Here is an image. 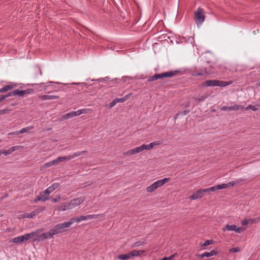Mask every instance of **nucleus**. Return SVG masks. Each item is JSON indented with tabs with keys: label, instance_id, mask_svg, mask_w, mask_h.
I'll return each instance as SVG.
<instances>
[{
	"label": "nucleus",
	"instance_id": "1",
	"mask_svg": "<svg viewBox=\"0 0 260 260\" xmlns=\"http://www.w3.org/2000/svg\"><path fill=\"white\" fill-rule=\"evenodd\" d=\"M161 144V142L159 141H154L148 145L143 144L140 146L137 147L134 149L129 150L126 152H124L123 154L125 156H131L135 154L138 153L143 151V150H150L154 146L159 145Z\"/></svg>",
	"mask_w": 260,
	"mask_h": 260
},
{
	"label": "nucleus",
	"instance_id": "2",
	"mask_svg": "<svg viewBox=\"0 0 260 260\" xmlns=\"http://www.w3.org/2000/svg\"><path fill=\"white\" fill-rule=\"evenodd\" d=\"M179 73H180L179 71L175 70L171 71L161 74H156L153 76L150 77L148 79L147 81L148 82H151L157 79H162L164 78H172L177 75Z\"/></svg>",
	"mask_w": 260,
	"mask_h": 260
},
{
	"label": "nucleus",
	"instance_id": "3",
	"mask_svg": "<svg viewBox=\"0 0 260 260\" xmlns=\"http://www.w3.org/2000/svg\"><path fill=\"white\" fill-rule=\"evenodd\" d=\"M233 83V81H223L217 80H208L205 81L203 85L207 87H213V86H219V87H225L231 85Z\"/></svg>",
	"mask_w": 260,
	"mask_h": 260
},
{
	"label": "nucleus",
	"instance_id": "4",
	"mask_svg": "<svg viewBox=\"0 0 260 260\" xmlns=\"http://www.w3.org/2000/svg\"><path fill=\"white\" fill-rule=\"evenodd\" d=\"M170 180V178H164L162 179L154 182L152 184L146 188L147 192L150 193L154 191L158 188L162 186L165 183H168Z\"/></svg>",
	"mask_w": 260,
	"mask_h": 260
},
{
	"label": "nucleus",
	"instance_id": "5",
	"mask_svg": "<svg viewBox=\"0 0 260 260\" xmlns=\"http://www.w3.org/2000/svg\"><path fill=\"white\" fill-rule=\"evenodd\" d=\"M205 15L203 9L199 7L194 12V20L197 25H201L205 21Z\"/></svg>",
	"mask_w": 260,
	"mask_h": 260
},
{
	"label": "nucleus",
	"instance_id": "6",
	"mask_svg": "<svg viewBox=\"0 0 260 260\" xmlns=\"http://www.w3.org/2000/svg\"><path fill=\"white\" fill-rule=\"evenodd\" d=\"M87 152L86 150H84L82 151L77 152L74 153L73 154L66 156H59L56 159H54V161L56 165H57L59 162L63 161L71 160L76 157H78L82 155V154L85 153Z\"/></svg>",
	"mask_w": 260,
	"mask_h": 260
},
{
	"label": "nucleus",
	"instance_id": "7",
	"mask_svg": "<svg viewBox=\"0 0 260 260\" xmlns=\"http://www.w3.org/2000/svg\"><path fill=\"white\" fill-rule=\"evenodd\" d=\"M144 252V250H134L126 254H120L118 255L117 258L121 260H127L132 258L134 256H139Z\"/></svg>",
	"mask_w": 260,
	"mask_h": 260
},
{
	"label": "nucleus",
	"instance_id": "8",
	"mask_svg": "<svg viewBox=\"0 0 260 260\" xmlns=\"http://www.w3.org/2000/svg\"><path fill=\"white\" fill-rule=\"evenodd\" d=\"M34 232L29 234H26L22 236H18L17 237L12 238L10 240V243L19 244L24 241H27L34 236Z\"/></svg>",
	"mask_w": 260,
	"mask_h": 260
},
{
	"label": "nucleus",
	"instance_id": "9",
	"mask_svg": "<svg viewBox=\"0 0 260 260\" xmlns=\"http://www.w3.org/2000/svg\"><path fill=\"white\" fill-rule=\"evenodd\" d=\"M34 89H27L26 90H20L19 89H16L13 91L9 92L8 94H5L7 98L11 96L18 95L20 97H22L24 95L29 94L33 93Z\"/></svg>",
	"mask_w": 260,
	"mask_h": 260
},
{
	"label": "nucleus",
	"instance_id": "10",
	"mask_svg": "<svg viewBox=\"0 0 260 260\" xmlns=\"http://www.w3.org/2000/svg\"><path fill=\"white\" fill-rule=\"evenodd\" d=\"M66 229L67 228L64 223L63 222L54 225L53 228L51 229V230L54 235H55L66 232L67 230H66Z\"/></svg>",
	"mask_w": 260,
	"mask_h": 260
},
{
	"label": "nucleus",
	"instance_id": "11",
	"mask_svg": "<svg viewBox=\"0 0 260 260\" xmlns=\"http://www.w3.org/2000/svg\"><path fill=\"white\" fill-rule=\"evenodd\" d=\"M85 200V198L84 197H81L77 198H75L72 200H71L70 202H69V208L73 209L74 208L80 204H81Z\"/></svg>",
	"mask_w": 260,
	"mask_h": 260
},
{
	"label": "nucleus",
	"instance_id": "12",
	"mask_svg": "<svg viewBox=\"0 0 260 260\" xmlns=\"http://www.w3.org/2000/svg\"><path fill=\"white\" fill-rule=\"evenodd\" d=\"M211 73L210 71H208L206 68H202L199 69L195 70L192 71L191 75L193 77L203 76L206 75H209Z\"/></svg>",
	"mask_w": 260,
	"mask_h": 260
},
{
	"label": "nucleus",
	"instance_id": "13",
	"mask_svg": "<svg viewBox=\"0 0 260 260\" xmlns=\"http://www.w3.org/2000/svg\"><path fill=\"white\" fill-rule=\"evenodd\" d=\"M105 216V214H90L87 215H82L80 217H77V222H79L81 221L87 220L94 218H98L100 217H104Z\"/></svg>",
	"mask_w": 260,
	"mask_h": 260
},
{
	"label": "nucleus",
	"instance_id": "14",
	"mask_svg": "<svg viewBox=\"0 0 260 260\" xmlns=\"http://www.w3.org/2000/svg\"><path fill=\"white\" fill-rule=\"evenodd\" d=\"M244 229L242 228L237 227L236 225H229L227 224L225 227L222 228V231L225 232L228 231H235L237 233H241L244 231Z\"/></svg>",
	"mask_w": 260,
	"mask_h": 260
},
{
	"label": "nucleus",
	"instance_id": "15",
	"mask_svg": "<svg viewBox=\"0 0 260 260\" xmlns=\"http://www.w3.org/2000/svg\"><path fill=\"white\" fill-rule=\"evenodd\" d=\"M205 193H206L205 189H198L196 192H194L191 196H190L189 197V199L191 200H194L202 198L204 196Z\"/></svg>",
	"mask_w": 260,
	"mask_h": 260
},
{
	"label": "nucleus",
	"instance_id": "16",
	"mask_svg": "<svg viewBox=\"0 0 260 260\" xmlns=\"http://www.w3.org/2000/svg\"><path fill=\"white\" fill-rule=\"evenodd\" d=\"M244 108V106L242 105H234L232 106L227 107L223 106L221 108V111H237L239 110H242Z\"/></svg>",
	"mask_w": 260,
	"mask_h": 260
},
{
	"label": "nucleus",
	"instance_id": "17",
	"mask_svg": "<svg viewBox=\"0 0 260 260\" xmlns=\"http://www.w3.org/2000/svg\"><path fill=\"white\" fill-rule=\"evenodd\" d=\"M54 236V235L53 232H52V230L51 229L49 231L41 234L39 236V239L41 240H44L48 239H51L53 238Z\"/></svg>",
	"mask_w": 260,
	"mask_h": 260
},
{
	"label": "nucleus",
	"instance_id": "18",
	"mask_svg": "<svg viewBox=\"0 0 260 260\" xmlns=\"http://www.w3.org/2000/svg\"><path fill=\"white\" fill-rule=\"evenodd\" d=\"M22 146H13V147H12L11 148H9V149L8 150H4V149H3L2 150V153L3 154H4L5 155H9V154H11L13 152H14V151L16 150H19L21 148H22Z\"/></svg>",
	"mask_w": 260,
	"mask_h": 260
},
{
	"label": "nucleus",
	"instance_id": "19",
	"mask_svg": "<svg viewBox=\"0 0 260 260\" xmlns=\"http://www.w3.org/2000/svg\"><path fill=\"white\" fill-rule=\"evenodd\" d=\"M39 98L42 100H56L59 98L58 96L52 95H40Z\"/></svg>",
	"mask_w": 260,
	"mask_h": 260
},
{
	"label": "nucleus",
	"instance_id": "20",
	"mask_svg": "<svg viewBox=\"0 0 260 260\" xmlns=\"http://www.w3.org/2000/svg\"><path fill=\"white\" fill-rule=\"evenodd\" d=\"M15 87H16V85L14 84L6 85L0 89V93L6 92L8 90L13 89Z\"/></svg>",
	"mask_w": 260,
	"mask_h": 260
},
{
	"label": "nucleus",
	"instance_id": "21",
	"mask_svg": "<svg viewBox=\"0 0 260 260\" xmlns=\"http://www.w3.org/2000/svg\"><path fill=\"white\" fill-rule=\"evenodd\" d=\"M217 254V252L214 250H212L210 252H205L201 255V258H204V257H210L211 256L215 255Z\"/></svg>",
	"mask_w": 260,
	"mask_h": 260
},
{
	"label": "nucleus",
	"instance_id": "22",
	"mask_svg": "<svg viewBox=\"0 0 260 260\" xmlns=\"http://www.w3.org/2000/svg\"><path fill=\"white\" fill-rule=\"evenodd\" d=\"M50 193L46 189L40 193V196L42 199V202H45L49 199V196Z\"/></svg>",
	"mask_w": 260,
	"mask_h": 260
},
{
	"label": "nucleus",
	"instance_id": "23",
	"mask_svg": "<svg viewBox=\"0 0 260 260\" xmlns=\"http://www.w3.org/2000/svg\"><path fill=\"white\" fill-rule=\"evenodd\" d=\"M60 186V184L58 183H54L52 184L50 186L48 187L46 190L48 192L51 193L53 192L55 189L58 188Z\"/></svg>",
	"mask_w": 260,
	"mask_h": 260
},
{
	"label": "nucleus",
	"instance_id": "24",
	"mask_svg": "<svg viewBox=\"0 0 260 260\" xmlns=\"http://www.w3.org/2000/svg\"><path fill=\"white\" fill-rule=\"evenodd\" d=\"M67 209H70V208H69V205L68 202L63 203L58 208V210L59 211H63Z\"/></svg>",
	"mask_w": 260,
	"mask_h": 260
},
{
	"label": "nucleus",
	"instance_id": "25",
	"mask_svg": "<svg viewBox=\"0 0 260 260\" xmlns=\"http://www.w3.org/2000/svg\"><path fill=\"white\" fill-rule=\"evenodd\" d=\"M53 165H56L54 160L44 164L41 168V170L45 169L47 168L50 167Z\"/></svg>",
	"mask_w": 260,
	"mask_h": 260
},
{
	"label": "nucleus",
	"instance_id": "26",
	"mask_svg": "<svg viewBox=\"0 0 260 260\" xmlns=\"http://www.w3.org/2000/svg\"><path fill=\"white\" fill-rule=\"evenodd\" d=\"M75 222H77V217L71 218L69 221L64 222V223L66 225L67 228H69Z\"/></svg>",
	"mask_w": 260,
	"mask_h": 260
},
{
	"label": "nucleus",
	"instance_id": "27",
	"mask_svg": "<svg viewBox=\"0 0 260 260\" xmlns=\"http://www.w3.org/2000/svg\"><path fill=\"white\" fill-rule=\"evenodd\" d=\"M63 119H70L73 117L75 116V113H74V111H72L71 112L68 113L66 114L63 115Z\"/></svg>",
	"mask_w": 260,
	"mask_h": 260
},
{
	"label": "nucleus",
	"instance_id": "28",
	"mask_svg": "<svg viewBox=\"0 0 260 260\" xmlns=\"http://www.w3.org/2000/svg\"><path fill=\"white\" fill-rule=\"evenodd\" d=\"M34 128L33 126H29L26 127H24L22 128L21 130L19 131V134H23L24 133L28 132L29 130L32 129Z\"/></svg>",
	"mask_w": 260,
	"mask_h": 260
},
{
	"label": "nucleus",
	"instance_id": "29",
	"mask_svg": "<svg viewBox=\"0 0 260 260\" xmlns=\"http://www.w3.org/2000/svg\"><path fill=\"white\" fill-rule=\"evenodd\" d=\"M208 94H205L204 95H203L198 98H195L194 100L196 101H197L198 102H201L204 101L206 99H207L208 98Z\"/></svg>",
	"mask_w": 260,
	"mask_h": 260
},
{
	"label": "nucleus",
	"instance_id": "30",
	"mask_svg": "<svg viewBox=\"0 0 260 260\" xmlns=\"http://www.w3.org/2000/svg\"><path fill=\"white\" fill-rule=\"evenodd\" d=\"M206 193L209 192L210 191H214L215 190H218V185H215L208 188L205 189Z\"/></svg>",
	"mask_w": 260,
	"mask_h": 260
},
{
	"label": "nucleus",
	"instance_id": "31",
	"mask_svg": "<svg viewBox=\"0 0 260 260\" xmlns=\"http://www.w3.org/2000/svg\"><path fill=\"white\" fill-rule=\"evenodd\" d=\"M36 215V214L34 213V211H32L30 213L24 214L23 216V217H26V218H31L34 217Z\"/></svg>",
	"mask_w": 260,
	"mask_h": 260
},
{
	"label": "nucleus",
	"instance_id": "32",
	"mask_svg": "<svg viewBox=\"0 0 260 260\" xmlns=\"http://www.w3.org/2000/svg\"><path fill=\"white\" fill-rule=\"evenodd\" d=\"M45 209V208L44 207H39L35 210H34L33 211H34V213L37 215L38 213L43 211Z\"/></svg>",
	"mask_w": 260,
	"mask_h": 260
},
{
	"label": "nucleus",
	"instance_id": "33",
	"mask_svg": "<svg viewBox=\"0 0 260 260\" xmlns=\"http://www.w3.org/2000/svg\"><path fill=\"white\" fill-rule=\"evenodd\" d=\"M74 84V83H73ZM75 84H76L78 86V90L79 91H81L82 89H83L84 86H86V84L85 83H75Z\"/></svg>",
	"mask_w": 260,
	"mask_h": 260
},
{
	"label": "nucleus",
	"instance_id": "34",
	"mask_svg": "<svg viewBox=\"0 0 260 260\" xmlns=\"http://www.w3.org/2000/svg\"><path fill=\"white\" fill-rule=\"evenodd\" d=\"M245 109L246 110H248L250 109L254 111H256L258 110L257 108H256L254 106H253L252 105H248L247 107H246Z\"/></svg>",
	"mask_w": 260,
	"mask_h": 260
},
{
	"label": "nucleus",
	"instance_id": "35",
	"mask_svg": "<svg viewBox=\"0 0 260 260\" xmlns=\"http://www.w3.org/2000/svg\"><path fill=\"white\" fill-rule=\"evenodd\" d=\"M217 185H218V190L226 188L229 187V184H228V183L219 184Z\"/></svg>",
	"mask_w": 260,
	"mask_h": 260
},
{
	"label": "nucleus",
	"instance_id": "36",
	"mask_svg": "<svg viewBox=\"0 0 260 260\" xmlns=\"http://www.w3.org/2000/svg\"><path fill=\"white\" fill-rule=\"evenodd\" d=\"M213 243V241L212 240H208L205 241L204 244H203V246H207L208 245H210L211 244H212Z\"/></svg>",
	"mask_w": 260,
	"mask_h": 260
},
{
	"label": "nucleus",
	"instance_id": "37",
	"mask_svg": "<svg viewBox=\"0 0 260 260\" xmlns=\"http://www.w3.org/2000/svg\"><path fill=\"white\" fill-rule=\"evenodd\" d=\"M177 253H175L171 255L169 257H164L161 260H172L173 257H175V256H177Z\"/></svg>",
	"mask_w": 260,
	"mask_h": 260
},
{
	"label": "nucleus",
	"instance_id": "38",
	"mask_svg": "<svg viewBox=\"0 0 260 260\" xmlns=\"http://www.w3.org/2000/svg\"><path fill=\"white\" fill-rule=\"evenodd\" d=\"M240 247H235V248H231L229 251L230 252H239L240 251Z\"/></svg>",
	"mask_w": 260,
	"mask_h": 260
},
{
	"label": "nucleus",
	"instance_id": "39",
	"mask_svg": "<svg viewBox=\"0 0 260 260\" xmlns=\"http://www.w3.org/2000/svg\"><path fill=\"white\" fill-rule=\"evenodd\" d=\"M117 104L116 101V100H114L112 101V102L110 103V108H112L114 106H115L116 105V104Z\"/></svg>",
	"mask_w": 260,
	"mask_h": 260
},
{
	"label": "nucleus",
	"instance_id": "40",
	"mask_svg": "<svg viewBox=\"0 0 260 260\" xmlns=\"http://www.w3.org/2000/svg\"><path fill=\"white\" fill-rule=\"evenodd\" d=\"M249 223V220L245 219L242 221V224L243 225H246Z\"/></svg>",
	"mask_w": 260,
	"mask_h": 260
},
{
	"label": "nucleus",
	"instance_id": "41",
	"mask_svg": "<svg viewBox=\"0 0 260 260\" xmlns=\"http://www.w3.org/2000/svg\"><path fill=\"white\" fill-rule=\"evenodd\" d=\"M132 94V93H130L125 95L124 96H123V99L124 101L125 102L126 100H127Z\"/></svg>",
	"mask_w": 260,
	"mask_h": 260
},
{
	"label": "nucleus",
	"instance_id": "42",
	"mask_svg": "<svg viewBox=\"0 0 260 260\" xmlns=\"http://www.w3.org/2000/svg\"><path fill=\"white\" fill-rule=\"evenodd\" d=\"M115 100H116L117 103H123L124 102L123 98H116V99H115Z\"/></svg>",
	"mask_w": 260,
	"mask_h": 260
},
{
	"label": "nucleus",
	"instance_id": "43",
	"mask_svg": "<svg viewBox=\"0 0 260 260\" xmlns=\"http://www.w3.org/2000/svg\"><path fill=\"white\" fill-rule=\"evenodd\" d=\"M143 244V243L139 241V242H136L133 245V247H137V246H139L141 245H142Z\"/></svg>",
	"mask_w": 260,
	"mask_h": 260
},
{
	"label": "nucleus",
	"instance_id": "44",
	"mask_svg": "<svg viewBox=\"0 0 260 260\" xmlns=\"http://www.w3.org/2000/svg\"><path fill=\"white\" fill-rule=\"evenodd\" d=\"M34 201H35V202H37L38 201H42V199L41 198V196L40 195L36 199H35Z\"/></svg>",
	"mask_w": 260,
	"mask_h": 260
},
{
	"label": "nucleus",
	"instance_id": "45",
	"mask_svg": "<svg viewBox=\"0 0 260 260\" xmlns=\"http://www.w3.org/2000/svg\"><path fill=\"white\" fill-rule=\"evenodd\" d=\"M74 113H75V116H79V115L82 114V112L80 110H79L77 111H74Z\"/></svg>",
	"mask_w": 260,
	"mask_h": 260
},
{
	"label": "nucleus",
	"instance_id": "46",
	"mask_svg": "<svg viewBox=\"0 0 260 260\" xmlns=\"http://www.w3.org/2000/svg\"><path fill=\"white\" fill-rule=\"evenodd\" d=\"M19 135V131L9 133L8 134V135Z\"/></svg>",
	"mask_w": 260,
	"mask_h": 260
},
{
	"label": "nucleus",
	"instance_id": "47",
	"mask_svg": "<svg viewBox=\"0 0 260 260\" xmlns=\"http://www.w3.org/2000/svg\"><path fill=\"white\" fill-rule=\"evenodd\" d=\"M60 199V197L59 196H58V199H53L52 200V201L53 203H56L59 201Z\"/></svg>",
	"mask_w": 260,
	"mask_h": 260
},
{
	"label": "nucleus",
	"instance_id": "48",
	"mask_svg": "<svg viewBox=\"0 0 260 260\" xmlns=\"http://www.w3.org/2000/svg\"><path fill=\"white\" fill-rule=\"evenodd\" d=\"M2 111L3 112V114H4L5 113L9 112L10 111V110H8V109H5L2 110Z\"/></svg>",
	"mask_w": 260,
	"mask_h": 260
},
{
	"label": "nucleus",
	"instance_id": "49",
	"mask_svg": "<svg viewBox=\"0 0 260 260\" xmlns=\"http://www.w3.org/2000/svg\"><path fill=\"white\" fill-rule=\"evenodd\" d=\"M7 98V96H6V95H2L1 98H0V102L4 101V100H5Z\"/></svg>",
	"mask_w": 260,
	"mask_h": 260
},
{
	"label": "nucleus",
	"instance_id": "50",
	"mask_svg": "<svg viewBox=\"0 0 260 260\" xmlns=\"http://www.w3.org/2000/svg\"><path fill=\"white\" fill-rule=\"evenodd\" d=\"M8 197V194L6 193L3 197L0 198L1 201H3L4 199Z\"/></svg>",
	"mask_w": 260,
	"mask_h": 260
},
{
	"label": "nucleus",
	"instance_id": "51",
	"mask_svg": "<svg viewBox=\"0 0 260 260\" xmlns=\"http://www.w3.org/2000/svg\"><path fill=\"white\" fill-rule=\"evenodd\" d=\"M228 184H229V186L230 185H231V186H234V185H235V184H236V183H235V182H234V181H233V182H230L228 183Z\"/></svg>",
	"mask_w": 260,
	"mask_h": 260
},
{
	"label": "nucleus",
	"instance_id": "52",
	"mask_svg": "<svg viewBox=\"0 0 260 260\" xmlns=\"http://www.w3.org/2000/svg\"><path fill=\"white\" fill-rule=\"evenodd\" d=\"M80 110L81 111L82 114L86 113V110L85 109H80Z\"/></svg>",
	"mask_w": 260,
	"mask_h": 260
},
{
	"label": "nucleus",
	"instance_id": "53",
	"mask_svg": "<svg viewBox=\"0 0 260 260\" xmlns=\"http://www.w3.org/2000/svg\"><path fill=\"white\" fill-rule=\"evenodd\" d=\"M48 87V86H45L44 87V89L45 90H47Z\"/></svg>",
	"mask_w": 260,
	"mask_h": 260
},
{
	"label": "nucleus",
	"instance_id": "54",
	"mask_svg": "<svg viewBox=\"0 0 260 260\" xmlns=\"http://www.w3.org/2000/svg\"><path fill=\"white\" fill-rule=\"evenodd\" d=\"M23 215H19V218H24V217H23Z\"/></svg>",
	"mask_w": 260,
	"mask_h": 260
},
{
	"label": "nucleus",
	"instance_id": "55",
	"mask_svg": "<svg viewBox=\"0 0 260 260\" xmlns=\"http://www.w3.org/2000/svg\"><path fill=\"white\" fill-rule=\"evenodd\" d=\"M104 80V79H99V81H100V82L101 81H103Z\"/></svg>",
	"mask_w": 260,
	"mask_h": 260
},
{
	"label": "nucleus",
	"instance_id": "56",
	"mask_svg": "<svg viewBox=\"0 0 260 260\" xmlns=\"http://www.w3.org/2000/svg\"><path fill=\"white\" fill-rule=\"evenodd\" d=\"M2 114H3V112L2 111V110H0V115H2Z\"/></svg>",
	"mask_w": 260,
	"mask_h": 260
},
{
	"label": "nucleus",
	"instance_id": "57",
	"mask_svg": "<svg viewBox=\"0 0 260 260\" xmlns=\"http://www.w3.org/2000/svg\"><path fill=\"white\" fill-rule=\"evenodd\" d=\"M259 221V219H257V222Z\"/></svg>",
	"mask_w": 260,
	"mask_h": 260
},
{
	"label": "nucleus",
	"instance_id": "58",
	"mask_svg": "<svg viewBox=\"0 0 260 260\" xmlns=\"http://www.w3.org/2000/svg\"><path fill=\"white\" fill-rule=\"evenodd\" d=\"M1 141V140H0V142Z\"/></svg>",
	"mask_w": 260,
	"mask_h": 260
}]
</instances>
